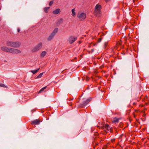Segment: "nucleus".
Wrapping results in <instances>:
<instances>
[{"instance_id": "obj_1", "label": "nucleus", "mask_w": 149, "mask_h": 149, "mask_svg": "<svg viewBox=\"0 0 149 149\" xmlns=\"http://www.w3.org/2000/svg\"><path fill=\"white\" fill-rule=\"evenodd\" d=\"M8 46L16 48L19 46L20 44L17 42H14L11 41H8L7 43Z\"/></svg>"}, {"instance_id": "obj_2", "label": "nucleus", "mask_w": 149, "mask_h": 149, "mask_svg": "<svg viewBox=\"0 0 149 149\" xmlns=\"http://www.w3.org/2000/svg\"><path fill=\"white\" fill-rule=\"evenodd\" d=\"M101 9V6L99 4L96 5L95 7V10L94 12L95 14L97 16H100L101 12L100 10Z\"/></svg>"}, {"instance_id": "obj_3", "label": "nucleus", "mask_w": 149, "mask_h": 149, "mask_svg": "<svg viewBox=\"0 0 149 149\" xmlns=\"http://www.w3.org/2000/svg\"><path fill=\"white\" fill-rule=\"evenodd\" d=\"M58 31V28H56L54 30L53 32L50 34L47 40L49 41H50L53 39L54 36L56 35Z\"/></svg>"}, {"instance_id": "obj_4", "label": "nucleus", "mask_w": 149, "mask_h": 149, "mask_svg": "<svg viewBox=\"0 0 149 149\" xmlns=\"http://www.w3.org/2000/svg\"><path fill=\"white\" fill-rule=\"evenodd\" d=\"M86 14L83 12L79 13L77 15V17L81 21L84 20L86 18Z\"/></svg>"}, {"instance_id": "obj_5", "label": "nucleus", "mask_w": 149, "mask_h": 149, "mask_svg": "<svg viewBox=\"0 0 149 149\" xmlns=\"http://www.w3.org/2000/svg\"><path fill=\"white\" fill-rule=\"evenodd\" d=\"M42 43L41 42L39 43L32 50V52H35L38 51L42 48Z\"/></svg>"}, {"instance_id": "obj_6", "label": "nucleus", "mask_w": 149, "mask_h": 149, "mask_svg": "<svg viewBox=\"0 0 149 149\" xmlns=\"http://www.w3.org/2000/svg\"><path fill=\"white\" fill-rule=\"evenodd\" d=\"M9 52V53L16 54H19L21 52V51L19 50L16 49L12 48H10Z\"/></svg>"}, {"instance_id": "obj_7", "label": "nucleus", "mask_w": 149, "mask_h": 149, "mask_svg": "<svg viewBox=\"0 0 149 149\" xmlns=\"http://www.w3.org/2000/svg\"><path fill=\"white\" fill-rule=\"evenodd\" d=\"M77 39V37L74 36H70L68 38V41L70 43H72Z\"/></svg>"}, {"instance_id": "obj_8", "label": "nucleus", "mask_w": 149, "mask_h": 149, "mask_svg": "<svg viewBox=\"0 0 149 149\" xmlns=\"http://www.w3.org/2000/svg\"><path fill=\"white\" fill-rule=\"evenodd\" d=\"M10 48L7 47H1V49L3 51L9 52V50Z\"/></svg>"}, {"instance_id": "obj_9", "label": "nucleus", "mask_w": 149, "mask_h": 149, "mask_svg": "<svg viewBox=\"0 0 149 149\" xmlns=\"http://www.w3.org/2000/svg\"><path fill=\"white\" fill-rule=\"evenodd\" d=\"M40 120L36 119L31 122V124L33 125H37L39 124Z\"/></svg>"}, {"instance_id": "obj_10", "label": "nucleus", "mask_w": 149, "mask_h": 149, "mask_svg": "<svg viewBox=\"0 0 149 149\" xmlns=\"http://www.w3.org/2000/svg\"><path fill=\"white\" fill-rule=\"evenodd\" d=\"M61 12V10L60 9H56L53 11V13L54 14H58Z\"/></svg>"}, {"instance_id": "obj_11", "label": "nucleus", "mask_w": 149, "mask_h": 149, "mask_svg": "<svg viewBox=\"0 0 149 149\" xmlns=\"http://www.w3.org/2000/svg\"><path fill=\"white\" fill-rule=\"evenodd\" d=\"M72 15L73 17H75L76 15V10L75 9H72Z\"/></svg>"}, {"instance_id": "obj_12", "label": "nucleus", "mask_w": 149, "mask_h": 149, "mask_svg": "<svg viewBox=\"0 0 149 149\" xmlns=\"http://www.w3.org/2000/svg\"><path fill=\"white\" fill-rule=\"evenodd\" d=\"M46 54H47V52H45V51L42 52L40 54L41 57H44L45 56V55Z\"/></svg>"}, {"instance_id": "obj_13", "label": "nucleus", "mask_w": 149, "mask_h": 149, "mask_svg": "<svg viewBox=\"0 0 149 149\" xmlns=\"http://www.w3.org/2000/svg\"><path fill=\"white\" fill-rule=\"evenodd\" d=\"M39 69L40 68H39L37 69L36 70H32L31 71V72L33 74H34L36 73H37Z\"/></svg>"}, {"instance_id": "obj_14", "label": "nucleus", "mask_w": 149, "mask_h": 149, "mask_svg": "<svg viewBox=\"0 0 149 149\" xmlns=\"http://www.w3.org/2000/svg\"><path fill=\"white\" fill-rule=\"evenodd\" d=\"M47 88V86H45L42 88L39 91V93H40L42 92L45 89Z\"/></svg>"}, {"instance_id": "obj_15", "label": "nucleus", "mask_w": 149, "mask_h": 149, "mask_svg": "<svg viewBox=\"0 0 149 149\" xmlns=\"http://www.w3.org/2000/svg\"><path fill=\"white\" fill-rule=\"evenodd\" d=\"M49 8H50L49 7H45V8H44V11L45 12L47 13L48 11V10Z\"/></svg>"}, {"instance_id": "obj_16", "label": "nucleus", "mask_w": 149, "mask_h": 149, "mask_svg": "<svg viewBox=\"0 0 149 149\" xmlns=\"http://www.w3.org/2000/svg\"><path fill=\"white\" fill-rule=\"evenodd\" d=\"M43 74V72L40 73L36 77V79H38L41 78Z\"/></svg>"}, {"instance_id": "obj_17", "label": "nucleus", "mask_w": 149, "mask_h": 149, "mask_svg": "<svg viewBox=\"0 0 149 149\" xmlns=\"http://www.w3.org/2000/svg\"><path fill=\"white\" fill-rule=\"evenodd\" d=\"M103 129H105L106 130H108L109 128V125L107 124H106L104 126L103 128Z\"/></svg>"}, {"instance_id": "obj_18", "label": "nucleus", "mask_w": 149, "mask_h": 149, "mask_svg": "<svg viewBox=\"0 0 149 149\" xmlns=\"http://www.w3.org/2000/svg\"><path fill=\"white\" fill-rule=\"evenodd\" d=\"M0 86L3 87H6V86H5L4 84L0 83Z\"/></svg>"}, {"instance_id": "obj_19", "label": "nucleus", "mask_w": 149, "mask_h": 149, "mask_svg": "<svg viewBox=\"0 0 149 149\" xmlns=\"http://www.w3.org/2000/svg\"><path fill=\"white\" fill-rule=\"evenodd\" d=\"M53 1H51L50 2H49V5L50 6H52V4H53Z\"/></svg>"}, {"instance_id": "obj_20", "label": "nucleus", "mask_w": 149, "mask_h": 149, "mask_svg": "<svg viewBox=\"0 0 149 149\" xmlns=\"http://www.w3.org/2000/svg\"><path fill=\"white\" fill-rule=\"evenodd\" d=\"M91 98H89V99H88V100H87V103L89 102H90L91 101Z\"/></svg>"}, {"instance_id": "obj_21", "label": "nucleus", "mask_w": 149, "mask_h": 149, "mask_svg": "<svg viewBox=\"0 0 149 149\" xmlns=\"http://www.w3.org/2000/svg\"><path fill=\"white\" fill-rule=\"evenodd\" d=\"M118 121V119H116V120H114L113 121V122H117Z\"/></svg>"}, {"instance_id": "obj_22", "label": "nucleus", "mask_w": 149, "mask_h": 149, "mask_svg": "<svg viewBox=\"0 0 149 149\" xmlns=\"http://www.w3.org/2000/svg\"><path fill=\"white\" fill-rule=\"evenodd\" d=\"M20 30L19 28H18L17 29V32H20Z\"/></svg>"}, {"instance_id": "obj_23", "label": "nucleus", "mask_w": 149, "mask_h": 149, "mask_svg": "<svg viewBox=\"0 0 149 149\" xmlns=\"http://www.w3.org/2000/svg\"><path fill=\"white\" fill-rule=\"evenodd\" d=\"M120 44V42L118 43L117 44V45H118L119 44Z\"/></svg>"}, {"instance_id": "obj_24", "label": "nucleus", "mask_w": 149, "mask_h": 149, "mask_svg": "<svg viewBox=\"0 0 149 149\" xmlns=\"http://www.w3.org/2000/svg\"><path fill=\"white\" fill-rule=\"evenodd\" d=\"M60 21L62 22V19H60Z\"/></svg>"}, {"instance_id": "obj_25", "label": "nucleus", "mask_w": 149, "mask_h": 149, "mask_svg": "<svg viewBox=\"0 0 149 149\" xmlns=\"http://www.w3.org/2000/svg\"><path fill=\"white\" fill-rule=\"evenodd\" d=\"M114 141V140H113H113H112V142H113V141Z\"/></svg>"}, {"instance_id": "obj_26", "label": "nucleus", "mask_w": 149, "mask_h": 149, "mask_svg": "<svg viewBox=\"0 0 149 149\" xmlns=\"http://www.w3.org/2000/svg\"><path fill=\"white\" fill-rule=\"evenodd\" d=\"M100 41H101V39H100V41H99L100 42Z\"/></svg>"}]
</instances>
